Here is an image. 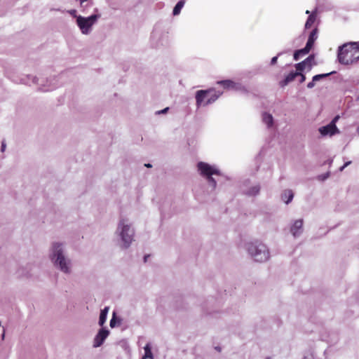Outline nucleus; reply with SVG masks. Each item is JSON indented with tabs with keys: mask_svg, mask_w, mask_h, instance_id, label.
Instances as JSON below:
<instances>
[{
	"mask_svg": "<svg viewBox=\"0 0 359 359\" xmlns=\"http://www.w3.org/2000/svg\"><path fill=\"white\" fill-rule=\"evenodd\" d=\"M48 258L56 269L66 275L72 273V261L68 256L65 243L52 242L48 249Z\"/></svg>",
	"mask_w": 359,
	"mask_h": 359,
	"instance_id": "nucleus-1",
	"label": "nucleus"
},
{
	"mask_svg": "<svg viewBox=\"0 0 359 359\" xmlns=\"http://www.w3.org/2000/svg\"><path fill=\"white\" fill-rule=\"evenodd\" d=\"M135 231L129 219L122 217L117 224L115 235L120 241V246L123 249L128 248L134 241Z\"/></svg>",
	"mask_w": 359,
	"mask_h": 359,
	"instance_id": "nucleus-2",
	"label": "nucleus"
},
{
	"mask_svg": "<svg viewBox=\"0 0 359 359\" xmlns=\"http://www.w3.org/2000/svg\"><path fill=\"white\" fill-rule=\"evenodd\" d=\"M337 59L340 64L353 65L359 60V44L358 42H348L338 48Z\"/></svg>",
	"mask_w": 359,
	"mask_h": 359,
	"instance_id": "nucleus-3",
	"label": "nucleus"
},
{
	"mask_svg": "<svg viewBox=\"0 0 359 359\" xmlns=\"http://www.w3.org/2000/svg\"><path fill=\"white\" fill-rule=\"evenodd\" d=\"M245 248L250 257L257 262H265L270 257L268 247L260 241H255L246 243Z\"/></svg>",
	"mask_w": 359,
	"mask_h": 359,
	"instance_id": "nucleus-4",
	"label": "nucleus"
},
{
	"mask_svg": "<svg viewBox=\"0 0 359 359\" xmlns=\"http://www.w3.org/2000/svg\"><path fill=\"white\" fill-rule=\"evenodd\" d=\"M197 168L200 175L207 180L211 190L214 191L217 187V181L212 175H222L220 170L216 165H212L202 161L198 163Z\"/></svg>",
	"mask_w": 359,
	"mask_h": 359,
	"instance_id": "nucleus-5",
	"label": "nucleus"
},
{
	"mask_svg": "<svg viewBox=\"0 0 359 359\" xmlns=\"http://www.w3.org/2000/svg\"><path fill=\"white\" fill-rule=\"evenodd\" d=\"M100 17L101 15L99 13H94L88 17L79 15L76 24L82 34L89 35L93 31L94 25L96 24Z\"/></svg>",
	"mask_w": 359,
	"mask_h": 359,
	"instance_id": "nucleus-6",
	"label": "nucleus"
},
{
	"mask_svg": "<svg viewBox=\"0 0 359 359\" xmlns=\"http://www.w3.org/2000/svg\"><path fill=\"white\" fill-rule=\"evenodd\" d=\"M60 86L59 79L56 76H50L47 79H41L38 90L41 92H48L56 89Z\"/></svg>",
	"mask_w": 359,
	"mask_h": 359,
	"instance_id": "nucleus-7",
	"label": "nucleus"
},
{
	"mask_svg": "<svg viewBox=\"0 0 359 359\" xmlns=\"http://www.w3.org/2000/svg\"><path fill=\"white\" fill-rule=\"evenodd\" d=\"M261 187L257 183H251L249 181L245 182L241 186L242 193L249 197L256 196L259 194Z\"/></svg>",
	"mask_w": 359,
	"mask_h": 359,
	"instance_id": "nucleus-8",
	"label": "nucleus"
},
{
	"mask_svg": "<svg viewBox=\"0 0 359 359\" xmlns=\"http://www.w3.org/2000/svg\"><path fill=\"white\" fill-rule=\"evenodd\" d=\"M152 43L156 48L166 46L169 43L168 35L167 33L155 31L151 36Z\"/></svg>",
	"mask_w": 359,
	"mask_h": 359,
	"instance_id": "nucleus-9",
	"label": "nucleus"
},
{
	"mask_svg": "<svg viewBox=\"0 0 359 359\" xmlns=\"http://www.w3.org/2000/svg\"><path fill=\"white\" fill-rule=\"evenodd\" d=\"M214 91L213 88H210L208 90H200L196 91L195 98H196V105L197 108H199L202 106H207L208 104H205V101L208 99V95Z\"/></svg>",
	"mask_w": 359,
	"mask_h": 359,
	"instance_id": "nucleus-10",
	"label": "nucleus"
},
{
	"mask_svg": "<svg viewBox=\"0 0 359 359\" xmlns=\"http://www.w3.org/2000/svg\"><path fill=\"white\" fill-rule=\"evenodd\" d=\"M109 334V331L106 328L100 329L95 335L93 340V347L97 348L102 345L105 339Z\"/></svg>",
	"mask_w": 359,
	"mask_h": 359,
	"instance_id": "nucleus-11",
	"label": "nucleus"
},
{
	"mask_svg": "<svg viewBox=\"0 0 359 359\" xmlns=\"http://www.w3.org/2000/svg\"><path fill=\"white\" fill-rule=\"evenodd\" d=\"M290 232L294 238L300 236L303 233V219H299L294 222L290 227Z\"/></svg>",
	"mask_w": 359,
	"mask_h": 359,
	"instance_id": "nucleus-12",
	"label": "nucleus"
},
{
	"mask_svg": "<svg viewBox=\"0 0 359 359\" xmlns=\"http://www.w3.org/2000/svg\"><path fill=\"white\" fill-rule=\"evenodd\" d=\"M319 133L322 136H333L340 133L339 130H335L332 126L327 124V126L320 127L318 129Z\"/></svg>",
	"mask_w": 359,
	"mask_h": 359,
	"instance_id": "nucleus-13",
	"label": "nucleus"
},
{
	"mask_svg": "<svg viewBox=\"0 0 359 359\" xmlns=\"http://www.w3.org/2000/svg\"><path fill=\"white\" fill-rule=\"evenodd\" d=\"M40 81L41 79L32 75H27L26 76H25V78L22 79V83L29 86L38 85L39 87L40 84Z\"/></svg>",
	"mask_w": 359,
	"mask_h": 359,
	"instance_id": "nucleus-14",
	"label": "nucleus"
},
{
	"mask_svg": "<svg viewBox=\"0 0 359 359\" xmlns=\"http://www.w3.org/2000/svg\"><path fill=\"white\" fill-rule=\"evenodd\" d=\"M299 74V72H290L289 74H287L285 78L280 81V86L281 87H285L287 86L289 83L292 81L297 76H298Z\"/></svg>",
	"mask_w": 359,
	"mask_h": 359,
	"instance_id": "nucleus-15",
	"label": "nucleus"
},
{
	"mask_svg": "<svg viewBox=\"0 0 359 359\" xmlns=\"http://www.w3.org/2000/svg\"><path fill=\"white\" fill-rule=\"evenodd\" d=\"M294 194L292 190L286 189L281 194V199L286 204H289L293 199Z\"/></svg>",
	"mask_w": 359,
	"mask_h": 359,
	"instance_id": "nucleus-16",
	"label": "nucleus"
},
{
	"mask_svg": "<svg viewBox=\"0 0 359 359\" xmlns=\"http://www.w3.org/2000/svg\"><path fill=\"white\" fill-rule=\"evenodd\" d=\"M317 38H318V29L315 28L311 32V33L309 36V39H308V41L306 44V45H307L308 48L310 47L311 48H312V47L314 44V42L317 39Z\"/></svg>",
	"mask_w": 359,
	"mask_h": 359,
	"instance_id": "nucleus-17",
	"label": "nucleus"
},
{
	"mask_svg": "<svg viewBox=\"0 0 359 359\" xmlns=\"http://www.w3.org/2000/svg\"><path fill=\"white\" fill-rule=\"evenodd\" d=\"M222 94V92L216 91L214 89V91L212 92L210 95H208L207 100L205 102V104H210L215 102L219 97Z\"/></svg>",
	"mask_w": 359,
	"mask_h": 359,
	"instance_id": "nucleus-18",
	"label": "nucleus"
},
{
	"mask_svg": "<svg viewBox=\"0 0 359 359\" xmlns=\"http://www.w3.org/2000/svg\"><path fill=\"white\" fill-rule=\"evenodd\" d=\"M262 121L267 126L268 128H270L273 126V118L271 114L266 112L263 113Z\"/></svg>",
	"mask_w": 359,
	"mask_h": 359,
	"instance_id": "nucleus-19",
	"label": "nucleus"
},
{
	"mask_svg": "<svg viewBox=\"0 0 359 359\" xmlns=\"http://www.w3.org/2000/svg\"><path fill=\"white\" fill-rule=\"evenodd\" d=\"M109 311V307H104L101 310L99 318V325L103 326L107 320V313Z\"/></svg>",
	"mask_w": 359,
	"mask_h": 359,
	"instance_id": "nucleus-20",
	"label": "nucleus"
},
{
	"mask_svg": "<svg viewBox=\"0 0 359 359\" xmlns=\"http://www.w3.org/2000/svg\"><path fill=\"white\" fill-rule=\"evenodd\" d=\"M217 83L222 86L226 89H233V87L236 86V83L231 80L218 81Z\"/></svg>",
	"mask_w": 359,
	"mask_h": 359,
	"instance_id": "nucleus-21",
	"label": "nucleus"
},
{
	"mask_svg": "<svg viewBox=\"0 0 359 359\" xmlns=\"http://www.w3.org/2000/svg\"><path fill=\"white\" fill-rule=\"evenodd\" d=\"M144 355L142 359H154L153 353L151 352V347L149 343H147L144 347Z\"/></svg>",
	"mask_w": 359,
	"mask_h": 359,
	"instance_id": "nucleus-22",
	"label": "nucleus"
},
{
	"mask_svg": "<svg viewBox=\"0 0 359 359\" xmlns=\"http://www.w3.org/2000/svg\"><path fill=\"white\" fill-rule=\"evenodd\" d=\"M316 11H314L312 13H311L309 15V16L308 17L307 20L305 23V29H309L313 25L314 22L316 21Z\"/></svg>",
	"mask_w": 359,
	"mask_h": 359,
	"instance_id": "nucleus-23",
	"label": "nucleus"
},
{
	"mask_svg": "<svg viewBox=\"0 0 359 359\" xmlns=\"http://www.w3.org/2000/svg\"><path fill=\"white\" fill-rule=\"evenodd\" d=\"M184 4H185L184 0H180L177 3V4L175 6L173 11H172L173 15H175V16L178 15L180 13L182 8L184 6Z\"/></svg>",
	"mask_w": 359,
	"mask_h": 359,
	"instance_id": "nucleus-24",
	"label": "nucleus"
},
{
	"mask_svg": "<svg viewBox=\"0 0 359 359\" xmlns=\"http://www.w3.org/2000/svg\"><path fill=\"white\" fill-rule=\"evenodd\" d=\"M314 55H309L306 60H304V62H305V65L307 66V67L310 69L314 62Z\"/></svg>",
	"mask_w": 359,
	"mask_h": 359,
	"instance_id": "nucleus-25",
	"label": "nucleus"
},
{
	"mask_svg": "<svg viewBox=\"0 0 359 359\" xmlns=\"http://www.w3.org/2000/svg\"><path fill=\"white\" fill-rule=\"evenodd\" d=\"M311 48L307 46V45L305 46V47L302 49L297 50L295 51V56L297 55V54H301L302 56H304L309 53L311 50Z\"/></svg>",
	"mask_w": 359,
	"mask_h": 359,
	"instance_id": "nucleus-26",
	"label": "nucleus"
},
{
	"mask_svg": "<svg viewBox=\"0 0 359 359\" xmlns=\"http://www.w3.org/2000/svg\"><path fill=\"white\" fill-rule=\"evenodd\" d=\"M332 73L333 72H330V73H327V74H317V75H315L314 76H313L312 79L313 80V81L317 82V81H319L320 80H321V79H323L324 78L327 77L328 76H330Z\"/></svg>",
	"mask_w": 359,
	"mask_h": 359,
	"instance_id": "nucleus-27",
	"label": "nucleus"
},
{
	"mask_svg": "<svg viewBox=\"0 0 359 359\" xmlns=\"http://www.w3.org/2000/svg\"><path fill=\"white\" fill-rule=\"evenodd\" d=\"M233 89L237 91L246 93L247 90L245 86H242L241 83H236V86L233 87Z\"/></svg>",
	"mask_w": 359,
	"mask_h": 359,
	"instance_id": "nucleus-28",
	"label": "nucleus"
},
{
	"mask_svg": "<svg viewBox=\"0 0 359 359\" xmlns=\"http://www.w3.org/2000/svg\"><path fill=\"white\" fill-rule=\"evenodd\" d=\"M295 67L298 72H302L304 69H305L307 67V66L305 65V62H304V61H302L299 63H297L295 65Z\"/></svg>",
	"mask_w": 359,
	"mask_h": 359,
	"instance_id": "nucleus-29",
	"label": "nucleus"
},
{
	"mask_svg": "<svg viewBox=\"0 0 359 359\" xmlns=\"http://www.w3.org/2000/svg\"><path fill=\"white\" fill-rule=\"evenodd\" d=\"M25 269L24 268H20L18 271H17V274L19 277H27L29 276V273L28 272H25Z\"/></svg>",
	"mask_w": 359,
	"mask_h": 359,
	"instance_id": "nucleus-30",
	"label": "nucleus"
},
{
	"mask_svg": "<svg viewBox=\"0 0 359 359\" xmlns=\"http://www.w3.org/2000/svg\"><path fill=\"white\" fill-rule=\"evenodd\" d=\"M339 116H336L332 120V121L329 123L330 126H332L335 130H339L337 128V127L336 126V123L337 122V121L339 120Z\"/></svg>",
	"mask_w": 359,
	"mask_h": 359,
	"instance_id": "nucleus-31",
	"label": "nucleus"
},
{
	"mask_svg": "<svg viewBox=\"0 0 359 359\" xmlns=\"http://www.w3.org/2000/svg\"><path fill=\"white\" fill-rule=\"evenodd\" d=\"M68 13L74 18H76V22H77V17L79 15L76 14V11L75 9H72L68 11Z\"/></svg>",
	"mask_w": 359,
	"mask_h": 359,
	"instance_id": "nucleus-32",
	"label": "nucleus"
},
{
	"mask_svg": "<svg viewBox=\"0 0 359 359\" xmlns=\"http://www.w3.org/2000/svg\"><path fill=\"white\" fill-rule=\"evenodd\" d=\"M168 110H169V107H165L162 110L156 111V114H166Z\"/></svg>",
	"mask_w": 359,
	"mask_h": 359,
	"instance_id": "nucleus-33",
	"label": "nucleus"
},
{
	"mask_svg": "<svg viewBox=\"0 0 359 359\" xmlns=\"http://www.w3.org/2000/svg\"><path fill=\"white\" fill-rule=\"evenodd\" d=\"M115 325H116L115 313H114L113 317H112V318L110 320V327H114Z\"/></svg>",
	"mask_w": 359,
	"mask_h": 359,
	"instance_id": "nucleus-34",
	"label": "nucleus"
},
{
	"mask_svg": "<svg viewBox=\"0 0 359 359\" xmlns=\"http://www.w3.org/2000/svg\"><path fill=\"white\" fill-rule=\"evenodd\" d=\"M315 83H316V82H315V81H313V80L312 79V81H311V82L308 83V84H307V88H313V87H314V86H315Z\"/></svg>",
	"mask_w": 359,
	"mask_h": 359,
	"instance_id": "nucleus-35",
	"label": "nucleus"
},
{
	"mask_svg": "<svg viewBox=\"0 0 359 359\" xmlns=\"http://www.w3.org/2000/svg\"><path fill=\"white\" fill-rule=\"evenodd\" d=\"M277 60H278V57L277 56H275V57H272L271 60V65H274L277 62Z\"/></svg>",
	"mask_w": 359,
	"mask_h": 359,
	"instance_id": "nucleus-36",
	"label": "nucleus"
},
{
	"mask_svg": "<svg viewBox=\"0 0 359 359\" xmlns=\"http://www.w3.org/2000/svg\"><path fill=\"white\" fill-rule=\"evenodd\" d=\"M299 76H300V77H301L300 80H299V82L300 83H303L305 81V79H306L305 76L304 74H301L300 72H299Z\"/></svg>",
	"mask_w": 359,
	"mask_h": 359,
	"instance_id": "nucleus-37",
	"label": "nucleus"
},
{
	"mask_svg": "<svg viewBox=\"0 0 359 359\" xmlns=\"http://www.w3.org/2000/svg\"><path fill=\"white\" fill-rule=\"evenodd\" d=\"M301 57H302L301 54H297V55L295 56V53H294V60H299Z\"/></svg>",
	"mask_w": 359,
	"mask_h": 359,
	"instance_id": "nucleus-38",
	"label": "nucleus"
},
{
	"mask_svg": "<svg viewBox=\"0 0 359 359\" xmlns=\"http://www.w3.org/2000/svg\"><path fill=\"white\" fill-rule=\"evenodd\" d=\"M6 147V143L4 142H3L1 143V150L2 152L5 151Z\"/></svg>",
	"mask_w": 359,
	"mask_h": 359,
	"instance_id": "nucleus-39",
	"label": "nucleus"
},
{
	"mask_svg": "<svg viewBox=\"0 0 359 359\" xmlns=\"http://www.w3.org/2000/svg\"><path fill=\"white\" fill-rule=\"evenodd\" d=\"M303 359H313L311 355L305 356Z\"/></svg>",
	"mask_w": 359,
	"mask_h": 359,
	"instance_id": "nucleus-40",
	"label": "nucleus"
},
{
	"mask_svg": "<svg viewBox=\"0 0 359 359\" xmlns=\"http://www.w3.org/2000/svg\"><path fill=\"white\" fill-rule=\"evenodd\" d=\"M351 163V161H347L344 163V166L347 167L348 165H349Z\"/></svg>",
	"mask_w": 359,
	"mask_h": 359,
	"instance_id": "nucleus-41",
	"label": "nucleus"
},
{
	"mask_svg": "<svg viewBox=\"0 0 359 359\" xmlns=\"http://www.w3.org/2000/svg\"><path fill=\"white\" fill-rule=\"evenodd\" d=\"M144 165H145L147 168H151V167H152L151 164H150V163H146Z\"/></svg>",
	"mask_w": 359,
	"mask_h": 359,
	"instance_id": "nucleus-42",
	"label": "nucleus"
},
{
	"mask_svg": "<svg viewBox=\"0 0 359 359\" xmlns=\"http://www.w3.org/2000/svg\"><path fill=\"white\" fill-rule=\"evenodd\" d=\"M346 168V166H344V165L343 166H341L340 168H339V170L340 171H342L344 170V169Z\"/></svg>",
	"mask_w": 359,
	"mask_h": 359,
	"instance_id": "nucleus-43",
	"label": "nucleus"
},
{
	"mask_svg": "<svg viewBox=\"0 0 359 359\" xmlns=\"http://www.w3.org/2000/svg\"><path fill=\"white\" fill-rule=\"evenodd\" d=\"M356 131H357V133H358V135H359V126L357 128Z\"/></svg>",
	"mask_w": 359,
	"mask_h": 359,
	"instance_id": "nucleus-44",
	"label": "nucleus"
},
{
	"mask_svg": "<svg viewBox=\"0 0 359 359\" xmlns=\"http://www.w3.org/2000/svg\"><path fill=\"white\" fill-rule=\"evenodd\" d=\"M148 259L147 256H144V261L146 262Z\"/></svg>",
	"mask_w": 359,
	"mask_h": 359,
	"instance_id": "nucleus-45",
	"label": "nucleus"
},
{
	"mask_svg": "<svg viewBox=\"0 0 359 359\" xmlns=\"http://www.w3.org/2000/svg\"><path fill=\"white\" fill-rule=\"evenodd\" d=\"M148 259L147 256H144V261L146 262Z\"/></svg>",
	"mask_w": 359,
	"mask_h": 359,
	"instance_id": "nucleus-46",
	"label": "nucleus"
},
{
	"mask_svg": "<svg viewBox=\"0 0 359 359\" xmlns=\"http://www.w3.org/2000/svg\"><path fill=\"white\" fill-rule=\"evenodd\" d=\"M306 14H309V15H310V11L307 10V11H306Z\"/></svg>",
	"mask_w": 359,
	"mask_h": 359,
	"instance_id": "nucleus-47",
	"label": "nucleus"
},
{
	"mask_svg": "<svg viewBox=\"0 0 359 359\" xmlns=\"http://www.w3.org/2000/svg\"><path fill=\"white\" fill-rule=\"evenodd\" d=\"M98 9L97 8H95V12H97Z\"/></svg>",
	"mask_w": 359,
	"mask_h": 359,
	"instance_id": "nucleus-48",
	"label": "nucleus"
},
{
	"mask_svg": "<svg viewBox=\"0 0 359 359\" xmlns=\"http://www.w3.org/2000/svg\"><path fill=\"white\" fill-rule=\"evenodd\" d=\"M266 359H271V358H266Z\"/></svg>",
	"mask_w": 359,
	"mask_h": 359,
	"instance_id": "nucleus-49",
	"label": "nucleus"
}]
</instances>
